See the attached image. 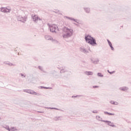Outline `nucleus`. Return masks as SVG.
Masks as SVG:
<instances>
[{
  "label": "nucleus",
  "mask_w": 131,
  "mask_h": 131,
  "mask_svg": "<svg viewBox=\"0 0 131 131\" xmlns=\"http://www.w3.org/2000/svg\"><path fill=\"white\" fill-rule=\"evenodd\" d=\"M111 104H115V103L113 101H111Z\"/></svg>",
  "instance_id": "nucleus-10"
},
{
  "label": "nucleus",
  "mask_w": 131,
  "mask_h": 131,
  "mask_svg": "<svg viewBox=\"0 0 131 131\" xmlns=\"http://www.w3.org/2000/svg\"><path fill=\"white\" fill-rule=\"evenodd\" d=\"M55 26H53L50 27V31L52 33H56L57 32V29L54 27Z\"/></svg>",
  "instance_id": "nucleus-3"
},
{
  "label": "nucleus",
  "mask_w": 131,
  "mask_h": 131,
  "mask_svg": "<svg viewBox=\"0 0 131 131\" xmlns=\"http://www.w3.org/2000/svg\"><path fill=\"white\" fill-rule=\"evenodd\" d=\"M85 39L86 42H88V43L92 45V46H95V45H96V40H95L94 38L90 35H88L87 36H86L85 37Z\"/></svg>",
  "instance_id": "nucleus-1"
},
{
  "label": "nucleus",
  "mask_w": 131,
  "mask_h": 131,
  "mask_svg": "<svg viewBox=\"0 0 131 131\" xmlns=\"http://www.w3.org/2000/svg\"><path fill=\"white\" fill-rule=\"evenodd\" d=\"M98 76H100L101 77H102L103 75H102V74L99 73L98 74Z\"/></svg>",
  "instance_id": "nucleus-9"
},
{
  "label": "nucleus",
  "mask_w": 131,
  "mask_h": 131,
  "mask_svg": "<svg viewBox=\"0 0 131 131\" xmlns=\"http://www.w3.org/2000/svg\"><path fill=\"white\" fill-rule=\"evenodd\" d=\"M104 114H107L108 115H114V114L109 113L107 112H105Z\"/></svg>",
  "instance_id": "nucleus-7"
},
{
  "label": "nucleus",
  "mask_w": 131,
  "mask_h": 131,
  "mask_svg": "<svg viewBox=\"0 0 131 131\" xmlns=\"http://www.w3.org/2000/svg\"><path fill=\"white\" fill-rule=\"evenodd\" d=\"M33 20L36 22V21H38V20H40L41 19L38 17L37 15H35L34 16H33Z\"/></svg>",
  "instance_id": "nucleus-2"
},
{
  "label": "nucleus",
  "mask_w": 131,
  "mask_h": 131,
  "mask_svg": "<svg viewBox=\"0 0 131 131\" xmlns=\"http://www.w3.org/2000/svg\"><path fill=\"white\" fill-rule=\"evenodd\" d=\"M86 74L87 75H93V72H86Z\"/></svg>",
  "instance_id": "nucleus-6"
},
{
  "label": "nucleus",
  "mask_w": 131,
  "mask_h": 131,
  "mask_svg": "<svg viewBox=\"0 0 131 131\" xmlns=\"http://www.w3.org/2000/svg\"><path fill=\"white\" fill-rule=\"evenodd\" d=\"M110 74H112V73H113V72H110Z\"/></svg>",
  "instance_id": "nucleus-12"
},
{
  "label": "nucleus",
  "mask_w": 131,
  "mask_h": 131,
  "mask_svg": "<svg viewBox=\"0 0 131 131\" xmlns=\"http://www.w3.org/2000/svg\"><path fill=\"white\" fill-rule=\"evenodd\" d=\"M93 88H99V86H94Z\"/></svg>",
  "instance_id": "nucleus-11"
},
{
  "label": "nucleus",
  "mask_w": 131,
  "mask_h": 131,
  "mask_svg": "<svg viewBox=\"0 0 131 131\" xmlns=\"http://www.w3.org/2000/svg\"><path fill=\"white\" fill-rule=\"evenodd\" d=\"M1 12H3L4 13H7L8 12H10V10L8 9V8H2Z\"/></svg>",
  "instance_id": "nucleus-4"
},
{
  "label": "nucleus",
  "mask_w": 131,
  "mask_h": 131,
  "mask_svg": "<svg viewBox=\"0 0 131 131\" xmlns=\"http://www.w3.org/2000/svg\"><path fill=\"white\" fill-rule=\"evenodd\" d=\"M107 42L109 46L112 48V49L113 50V47H112V43H111V42H110L109 40H107Z\"/></svg>",
  "instance_id": "nucleus-5"
},
{
  "label": "nucleus",
  "mask_w": 131,
  "mask_h": 131,
  "mask_svg": "<svg viewBox=\"0 0 131 131\" xmlns=\"http://www.w3.org/2000/svg\"><path fill=\"white\" fill-rule=\"evenodd\" d=\"M104 122H107L108 125L112 126V123H111V122H109V121H104Z\"/></svg>",
  "instance_id": "nucleus-8"
}]
</instances>
